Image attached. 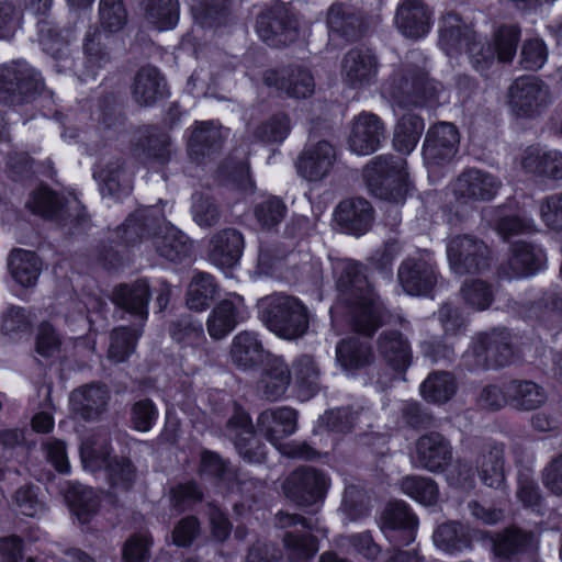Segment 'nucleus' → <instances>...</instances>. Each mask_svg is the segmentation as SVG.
Here are the masks:
<instances>
[{
	"label": "nucleus",
	"mask_w": 562,
	"mask_h": 562,
	"mask_svg": "<svg viewBox=\"0 0 562 562\" xmlns=\"http://www.w3.org/2000/svg\"><path fill=\"white\" fill-rule=\"evenodd\" d=\"M313 22L305 20L293 2L270 1L256 18L258 37L272 48H286L312 35Z\"/></svg>",
	"instance_id": "obj_1"
},
{
	"label": "nucleus",
	"mask_w": 562,
	"mask_h": 562,
	"mask_svg": "<svg viewBox=\"0 0 562 562\" xmlns=\"http://www.w3.org/2000/svg\"><path fill=\"white\" fill-rule=\"evenodd\" d=\"M98 16L101 30L90 29L82 45L86 76L91 78H95L112 63L108 43L112 40V34L126 25L127 11L122 0H100Z\"/></svg>",
	"instance_id": "obj_2"
},
{
	"label": "nucleus",
	"mask_w": 562,
	"mask_h": 562,
	"mask_svg": "<svg viewBox=\"0 0 562 562\" xmlns=\"http://www.w3.org/2000/svg\"><path fill=\"white\" fill-rule=\"evenodd\" d=\"M441 85L428 78L423 67L404 63L382 86V94L400 108H419L439 100Z\"/></svg>",
	"instance_id": "obj_3"
},
{
	"label": "nucleus",
	"mask_w": 562,
	"mask_h": 562,
	"mask_svg": "<svg viewBox=\"0 0 562 562\" xmlns=\"http://www.w3.org/2000/svg\"><path fill=\"white\" fill-rule=\"evenodd\" d=\"M259 318L278 337L285 340L302 338L310 327L305 304L293 295L272 293L258 301Z\"/></svg>",
	"instance_id": "obj_4"
},
{
	"label": "nucleus",
	"mask_w": 562,
	"mask_h": 562,
	"mask_svg": "<svg viewBox=\"0 0 562 562\" xmlns=\"http://www.w3.org/2000/svg\"><path fill=\"white\" fill-rule=\"evenodd\" d=\"M363 177L375 196L396 204L404 202L409 188L405 159L378 156L366 166Z\"/></svg>",
	"instance_id": "obj_5"
},
{
	"label": "nucleus",
	"mask_w": 562,
	"mask_h": 562,
	"mask_svg": "<svg viewBox=\"0 0 562 562\" xmlns=\"http://www.w3.org/2000/svg\"><path fill=\"white\" fill-rule=\"evenodd\" d=\"M25 206L33 214L68 228L71 234L86 227L89 222L85 207L77 199L66 200L46 186L34 190Z\"/></svg>",
	"instance_id": "obj_6"
},
{
	"label": "nucleus",
	"mask_w": 562,
	"mask_h": 562,
	"mask_svg": "<svg viewBox=\"0 0 562 562\" xmlns=\"http://www.w3.org/2000/svg\"><path fill=\"white\" fill-rule=\"evenodd\" d=\"M515 357L512 334L506 329H494L476 335L462 359L470 370L503 368Z\"/></svg>",
	"instance_id": "obj_7"
},
{
	"label": "nucleus",
	"mask_w": 562,
	"mask_h": 562,
	"mask_svg": "<svg viewBox=\"0 0 562 562\" xmlns=\"http://www.w3.org/2000/svg\"><path fill=\"white\" fill-rule=\"evenodd\" d=\"M43 88L41 74L23 59L0 68V103L11 106L30 103Z\"/></svg>",
	"instance_id": "obj_8"
},
{
	"label": "nucleus",
	"mask_w": 562,
	"mask_h": 562,
	"mask_svg": "<svg viewBox=\"0 0 562 562\" xmlns=\"http://www.w3.org/2000/svg\"><path fill=\"white\" fill-rule=\"evenodd\" d=\"M552 102L550 86L537 76L518 77L508 88V106L517 119L536 120Z\"/></svg>",
	"instance_id": "obj_9"
},
{
	"label": "nucleus",
	"mask_w": 562,
	"mask_h": 562,
	"mask_svg": "<svg viewBox=\"0 0 562 562\" xmlns=\"http://www.w3.org/2000/svg\"><path fill=\"white\" fill-rule=\"evenodd\" d=\"M349 323L356 333L367 337H372L384 325L393 324L404 330L411 329V323L387 311L375 292L350 300Z\"/></svg>",
	"instance_id": "obj_10"
},
{
	"label": "nucleus",
	"mask_w": 562,
	"mask_h": 562,
	"mask_svg": "<svg viewBox=\"0 0 562 562\" xmlns=\"http://www.w3.org/2000/svg\"><path fill=\"white\" fill-rule=\"evenodd\" d=\"M440 278L432 251L419 249L407 256L398 266L397 280L403 291L409 295H428Z\"/></svg>",
	"instance_id": "obj_11"
},
{
	"label": "nucleus",
	"mask_w": 562,
	"mask_h": 562,
	"mask_svg": "<svg viewBox=\"0 0 562 562\" xmlns=\"http://www.w3.org/2000/svg\"><path fill=\"white\" fill-rule=\"evenodd\" d=\"M446 251L450 269L459 276L479 273L490 266L487 245L472 234L449 236Z\"/></svg>",
	"instance_id": "obj_12"
},
{
	"label": "nucleus",
	"mask_w": 562,
	"mask_h": 562,
	"mask_svg": "<svg viewBox=\"0 0 562 562\" xmlns=\"http://www.w3.org/2000/svg\"><path fill=\"white\" fill-rule=\"evenodd\" d=\"M501 187L496 176L479 168L464 169L451 183L454 198L464 203L492 201Z\"/></svg>",
	"instance_id": "obj_13"
},
{
	"label": "nucleus",
	"mask_w": 562,
	"mask_h": 562,
	"mask_svg": "<svg viewBox=\"0 0 562 562\" xmlns=\"http://www.w3.org/2000/svg\"><path fill=\"white\" fill-rule=\"evenodd\" d=\"M460 136L451 123L441 122L429 127L423 144V157L427 166L450 164L458 153Z\"/></svg>",
	"instance_id": "obj_14"
},
{
	"label": "nucleus",
	"mask_w": 562,
	"mask_h": 562,
	"mask_svg": "<svg viewBox=\"0 0 562 562\" xmlns=\"http://www.w3.org/2000/svg\"><path fill=\"white\" fill-rule=\"evenodd\" d=\"M418 519L402 501L389 503L381 514L380 527L394 547H405L415 540Z\"/></svg>",
	"instance_id": "obj_15"
},
{
	"label": "nucleus",
	"mask_w": 562,
	"mask_h": 562,
	"mask_svg": "<svg viewBox=\"0 0 562 562\" xmlns=\"http://www.w3.org/2000/svg\"><path fill=\"white\" fill-rule=\"evenodd\" d=\"M379 66V59L370 48L353 47L341 60V79L351 89H363L375 82Z\"/></svg>",
	"instance_id": "obj_16"
},
{
	"label": "nucleus",
	"mask_w": 562,
	"mask_h": 562,
	"mask_svg": "<svg viewBox=\"0 0 562 562\" xmlns=\"http://www.w3.org/2000/svg\"><path fill=\"white\" fill-rule=\"evenodd\" d=\"M263 82L295 99H306L313 95L315 90L312 71L301 65L268 69L263 72Z\"/></svg>",
	"instance_id": "obj_17"
},
{
	"label": "nucleus",
	"mask_w": 562,
	"mask_h": 562,
	"mask_svg": "<svg viewBox=\"0 0 562 562\" xmlns=\"http://www.w3.org/2000/svg\"><path fill=\"white\" fill-rule=\"evenodd\" d=\"M276 524L280 528L295 527L294 531H288L283 538L290 560L305 561L313 557L315 540L310 533L312 531V525L306 518L299 515L279 513L276 516Z\"/></svg>",
	"instance_id": "obj_18"
},
{
	"label": "nucleus",
	"mask_w": 562,
	"mask_h": 562,
	"mask_svg": "<svg viewBox=\"0 0 562 562\" xmlns=\"http://www.w3.org/2000/svg\"><path fill=\"white\" fill-rule=\"evenodd\" d=\"M539 539L538 531L510 526L496 536L493 550L505 562H518L521 555L538 549Z\"/></svg>",
	"instance_id": "obj_19"
},
{
	"label": "nucleus",
	"mask_w": 562,
	"mask_h": 562,
	"mask_svg": "<svg viewBox=\"0 0 562 562\" xmlns=\"http://www.w3.org/2000/svg\"><path fill=\"white\" fill-rule=\"evenodd\" d=\"M244 234L234 227H226L215 232L207 246L209 260L221 269L235 267L244 252Z\"/></svg>",
	"instance_id": "obj_20"
},
{
	"label": "nucleus",
	"mask_w": 562,
	"mask_h": 562,
	"mask_svg": "<svg viewBox=\"0 0 562 562\" xmlns=\"http://www.w3.org/2000/svg\"><path fill=\"white\" fill-rule=\"evenodd\" d=\"M246 318V305L240 295L234 294L217 302L206 319V329L214 340L225 338Z\"/></svg>",
	"instance_id": "obj_21"
},
{
	"label": "nucleus",
	"mask_w": 562,
	"mask_h": 562,
	"mask_svg": "<svg viewBox=\"0 0 562 562\" xmlns=\"http://www.w3.org/2000/svg\"><path fill=\"white\" fill-rule=\"evenodd\" d=\"M385 137V128L380 117L370 112H361L351 124L348 145L358 155H370L379 149Z\"/></svg>",
	"instance_id": "obj_22"
},
{
	"label": "nucleus",
	"mask_w": 562,
	"mask_h": 562,
	"mask_svg": "<svg viewBox=\"0 0 562 562\" xmlns=\"http://www.w3.org/2000/svg\"><path fill=\"white\" fill-rule=\"evenodd\" d=\"M164 221L165 216L158 206L137 210L117 228L115 243L135 245L150 235L154 236V233L161 228Z\"/></svg>",
	"instance_id": "obj_23"
},
{
	"label": "nucleus",
	"mask_w": 562,
	"mask_h": 562,
	"mask_svg": "<svg viewBox=\"0 0 562 562\" xmlns=\"http://www.w3.org/2000/svg\"><path fill=\"white\" fill-rule=\"evenodd\" d=\"M133 154L144 160L165 165L171 159L172 144L169 135L157 126L139 128L132 142Z\"/></svg>",
	"instance_id": "obj_24"
},
{
	"label": "nucleus",
	"mask_w": 562,
	"mask_h": 562,
	"mask_svg": "<svg viewBox=\"0 0 562 562\" xmlns=\"http://www.w3.org/2000/svg\"><path fill=\"white\" fill-rule=\"evenodd\" d=\"M452 461L449 441L439 432H429L416 441L414 464L429 472H441Z\"/></svg>",
	"instance_id": "obj_25"
},
{
	"label": "nucleus",
	"mask_w": 562,
	"mask_h": 562,
	"mask_svg": "<svg viewBox=\"0 0 562 562\" xmlns=\"http://www.w3.org/2000/svg\"><path fill=\"white\" fill-rule=\"evenodd\" d=\"M395 24L406 37H424L432 25V11L423 0H401L396 8Z\"/></svg>",
	"instance_id": "obj_26"
},
{
	"label": "nucleus",
	"mask_w": 562,
	"mask_h": 562,
	"mask_svg": "<svg viewBox=\"0 0 562 562\" xmlns=\"http://www.w3.org/2000/svg\"><path fill=\"white\" fill-rule=\"evenodd\" d=\"M297 413L291 407L269 408L257 418L256 430L278 449L281 441L295 432Z\"/></svg>",
	"instance_id": "obj_27"
},
{
	"label": "nucleus",
	"mask_w": 562,
	"mask_h": 562,
	"mask_svg": "<svg viewBox=\"0 0 562 562\" xmlns=\"http://www.w3.org/2000/svg\"><path fill=\"white\" fill-rule=\"evenodd\" d=\"M151 296L149 284L140 279L124 283L113 291V303L136 318V327L143 328L148 317V303Z\"/></svg>",
	"instance_id": "obj_28"
},
{
	"label": "nucleus",
	"mask_w": 562,
	"mask_h": 562,
	"mask_svg": "<svg viewBox=\"0 0 562 562\" xmlns=\"http://www.w3.org/2000/svg\"><path fill=\"white\" fill-rule=\"evenodd\" d=\"M376 349L384 362L395 372L404 373L413 362L412 345L397 329H384L376 339Z\"/></svg>",
	"instance_id": "obj_29"
},
{
	"label": "nucleus",
	"mask_w": 562,
	"mask_h": 562,
	"mask_svg": "<svg viewBox=\"0 0 562 562\" xmlns=\"http://www.w3.org/2000/svg\"><path fill=\"white\" fill-rule=\"evenodd\" d=\"M546 260V254L540 247L518 241L512 247L507 263L501 266L499 274L508 279L529 277L540 271Z\"/></svg>",
	"instance_id": "obj_30"
},
{
	"label": "nucleus",
	"mask_w": 562,
	"mask_h": 562,
	"mask_svg": "<svg viewBox=\"0 0 562 562\" xmlns=\"http://www.w3.org/2000/svg\"><path fill=\"white\" fill-rule=\"evenodd\" d=\"M201 472L227 485L235 482L243 493L261 490L263 485L260 480L250 477L246 473L234 469L227 460L212 451L202 452Z\"/></svg>",
	"instance_id": "obj_31"
},
{
	"label": "nucleus",
	"mask_w": 562,
	"mask_h": 562,
	"mask_svg": "<svg viewBox=\"0 0 562 562\" xmlns=\"http://www.w3.org/2000/svg\"><path fill=\"white\" fill-rule=\"evenodd\" d=\"M109 389L100 383H89L75 389L69 396L71 412L85 420L98 419L108 407Z\"/></svg>",
	"instance_id": "obj_32"
},
{
	"label": "nucleus",
	"mask_w": 562,
	"mask_h": 562,
	"mask_svg": "<svg viewBox=\"0 0 562 562\" xmlns=\"http://www.w3.org/2000/svg\"><path fill=\"white\" fill-rule=\"evenodd\" d=\"M334 220L347 233L361 236L372 226L373 207L363 198H349L336 206Z\"/></svg>",
	"instance_id": "obj_33"
},
{
	"label": "nucleus",
	"mask_w": 562,
	"mask_h": 562,
	"mask_svg": "<svg viewBox=\"0 0 562 562\" xmlns=\"http://www.w3.org/2000/svg\"><path fill=\"white\" fill-rule=\"evenodd\" d=\"M255 431L248 413L235 403L233 413L226 422L225 435L234 442L238 453L248 461L256 459Z\"/></svg>",
	"instance_id": "obj_34"
},
{
	"label": "nucleus",
	"mask_w": 562,
	"mask_h": 562,
	"mask_svg": "<svg viewBox=\"0 0 562 562\" xmlns=\"http://www.w3.org/2000/svg\"><path fill=\"white\" fill-rule=\"evenodd\" d=\"M291 382V370L281 357L267 355L258 381V390L268 401H277L286 392Z\"/></svg>",
	"instance_id": "obj_35"
},
{
	"label": "nucleus",
	"mask_w": 562,
	"mask_h": 562,
	"mask_svg": "<svg viewBox=\"0 0 562 562\" xmlns=\"http://www.w3.org/2000/svg\"><path fill=\"white\" fill-rule=\"evenodd\" d=\"M283 495L300 507L316 503V469L299 467L282 483Z\"/></svg>",
	"instance_id": "obj_36"
},
{
	"label": "nucleus",
	"mask_w": 562,
	"mask_h": 562,
	"mask_svg": "<svg viewBox=\"0 0 562 562\" xmlns=\"http://www.w3.org/2000/svg\"><path fill=\"white\" fill-rule=\"evenodd\" d=\"M521 168L531 175L549 180H562V153L530 146L521 156Z\"/></svg>",
	"instance_id": "obj_37"
},
{
	"label": "nucleus",
	"mask_w": 562,
	"mask_h": 562,
	"mask_svg": "<svg viewBox=\"0 0 562 562\" xmlns=\"http://www.w3.org/2000/svg\"><path fill=\"white\" fill-rule=\"evenodd\" d=\"M476 33L470 24L454 12H448L441 18V27L439 30V45L451 56L458 54L462 48H467Z\"/></svg>",
	"instance_id": "obj_38"
},
{
	"label": "nucleus",
	"mask_w": 562,
	"mask_h": 562,
	"mask_svg": "<svg viewBox=\"0 0 562 562\" xmlns=\"http://www.w3.org/2000/svg\"><path fill=\"white\" fill-rule=\"evenodd\" d=\"M167 93V85L160 71L153 66L140 68L134 77L132 95L140 106L154 105Z\"/></svg>",
	"instance_id": "obj_39"
},
{
	"label": "nucleus",
	"mask_w": 562,
	"mask_h": 562,
	"mask_svg": "<svg viewBox=\"0 0 562 562\" xmlns=\"http://www.w3.org/2000/svg\"><path fill=\"white\" fill-rule=\"evenodd\" d=\"M504 452V443L487 442L475 460L479 476L488 487L499 488L505 482Z\"/></svg>",
	"instance_id": "obj_40"
},
{
	"label": "nucleus",
	"mask_w": 562,
	"mask_h": 562,
	"mask_svg": "<svg viewBox=\"0 0 562 562\" xmlns=\"http://www.w3.org/2000/svg\"><path fill=\"white\" fill-rule=\"evenodd\" d=\"M525 317L547 328L562 325V291L542 292L540 297L526 306Z\"/></svg>",
	"instance_id": "obj_41"
},
{
	"label": "nucleus",
	"mask_w": 562,
	"mask_h": 562,
	"mask_svg": "<svg viewBox=\"0 0 562 562\" xmlns=\"http://www.w3.org/2000/svg\"><path fill=\"white\" fill-rule=\"evenodd\" d=\"M153 246L169 261H181L190 256L192 243L188 236L172 225L161 226L153 236Z\"/></svg>",
	"instance_id": "obj_42"
},
{
	"label": "nucleus",
	"mask_w": 562,
	"mask_h": 562,
	"mask_svg": "<svg viewBox=\"0 0 562 562\" xmlns=\"http://www.w3.org/2000/svg\"><path fill=\"white\" fill-rule=\"evenodd\" d=\"M229 353L234 364L243 370L252 369L266 360L258 335L249 330H243L233 338Z\"/></svg>",
	"instance_id": "obj_43"
},
{
	"label": "nucleus",
	"mask_w": 562,
	"mask_h": 562,
	"mask_svg": "<svg viewBox=\"0 0 562 562\" xmlns=\"http://www.w3.org/2000/svg\"><path fill=\"white\" fill-rule=\"evenodd\" d=\"M327 25L333 34L355 41L359 38L363 30L361 13L351 5L333 4L327 14Z\"/></svg>",
	"instance_id": "obj_44"
},
{
	"label": "nucleus",
	"mask_w": 562,
	"mask_h": 562,
	"mask_svg": "<svg viewBox=\"0 0 562 562\" xmlns=\"http://www.w3.org/2000/svg\"><path fill=\"white\" fill-rule=\"evenodd\" d=\"M94 178L103 195L116 196L131 188L125 161L121 157H113L105 161L99 170L94 171Z\"/></svg>",
	"instance_id": "obj_45"
},
{
	"label": "nucleus",
	"mask_w": 562,
	"mask_h": 562,
	"mask_svg": "<svg viewBox=\"0 0 562 562\" xmlns=\"http://www.w3.org/2000/svg\"><path fill=\"white\" fill-rule=\"evenodd\" d=\"M336 356L338 362L346 370H359L371 366L375 360L371 344L358 337L340 340L336 348Z\"/></svg>",
	"instance_id": "obj_46"
},
{
	"label": "nucleus",
	"mask_w": 562,
	"mask_h": 562,
	"mask_svg": "<svg viewBox=\"0 0 562 562\" xmlns=\"http://www.w3.org/2000/svg\"><path fill=\"white\" fill-rule=\"evenodd\" d=\"M36 27L43 50L55 60L64 63V67L70 64L68 40L56 23L49 16L38 18Z\"/></svg>",
	"instance_id": "obj_47"
},
{
	"label": "nucleus",
	"mask_w": 562,
	"mask_h": 562,
	"mask_svg": "<svg viewBox=\"0 0 562 562\" xmlns=\"http://www.w3.org/2000/svg\"><path fill=\"white\" fill-rule=\"evenodd\" d=\"M223 130L213 122H201L193 128L188 147L194 159H200L220 150L224 142Z\"/></svg>",
	"instance_id": "obj_48"
},
{
	"label": "nucleus",
	"mask_w": 562,
	"mask_h": 562,
	"mask_svg": "<svg viewBox=\"0 0 562 562\" xmlns=\"http://www.w3.org/2000/svg\"><path fill=\"white\" fill-rule=\"evenodd\" d=\"M8 267L14 280L23 286L34 285L41 273L38 257L25 249H13L8 258Z\"/></svg>",
	"instance_id": "obj_49"
},
{
	"label": "nucleus",
	"mask_w": 562,
	"mask_h": 562,
	"mask_svg": "<svg viewBox=\"0 0 562 562\" xmlns=\"http://www.w3.org/2000/svg\"><path fill=\"white\" fill-rule=\"evenodd\" d=\"M507 394L510 406L518 411L537 409L547 401L544 390L532 381L509 382Z\"/></svg>",
	"instance_id": "obj_50"
},
{
	"label": "nucleus",
	"mask_w": 562,
	"mask_h": 562,
	"mask_svg": "<svg viewBox=\"0 0 562 562\" xmlns=\"http://www.w3.org/2000/svg\"><path fill=\"white\" fill-rule=\"evenodd\" d=\"M425 130L424 120L414 113H406L397 121L394 135V148L404 154H411L419 142V138Z\"/></svg>",
	"instance_id": "obj_51"
},
{
	"label": "nucleus",
	"mask_w": 562,
	"mask_h": 562,
	"mask_svg": "<svg viewBox=\"0 0 562 562\" xmlns=\"http://www.w3.org/2000/svg\"><path fill=\"white\" fill-rule=\"evenodd\" d=\"M71 512L81 524H87L98 513L100 499L94 491L79 483H69L65 493Z\"/></svg>",
	"instance_id": "obj_52"
},
{
	"label": "nucleus",
	"mask_w": 562,
	"mask_h": 562,
	"mask_svg": "<svg viewBox=\"0 0 562 562\" xmlns=\"http://www.w3.org/2000/svg\"><path fill=\"white\" fill-rule=\"evenodd\" d=\"M338 285L349 295V300L375 292L366 274V267L353 260L342 261Z\"/></svg>",
	"instance_id": "obj_53"
},
{
	"label": "nucleus",
	"mask_w": 562,
	"mask_h": 562,
	"mask_svg": "<svg viewBox=\"0 0 562 562\" xmlns=\"http://www.w3.org/2000/svg\"><path fill=\"white\" fill-rule=\"evenodd\" d=\"M369 420V409L362 405L330 409L323 417V423L329 430L342 434L351 431L360 423H366L367 426H370Z\"/></svg>",
	"instance_id": "obj_54"
},
{
	"label": "nucleus",
	"mask_w": 562,
	"mask_h": 562,
	"mask_svg": "<svg viewBox=\"0 0 562 562\" xmlns=\"http://www.w3.org/2000/svg\"><path fill=\"white\" fill-rule=\"evenodd\" d=\"M217 285L214 278L206 272H198L193 276L186 295V304L189 310L201 312L209 307L214 299Z\"/></svg>",
	"instance_id": "obj_55"
},
{
	"label": "nucleus",
	"mask_w": 562,
	"mask_h": 562,
	"mask_svg": "<svg viewBox=\"0 0 562 562\" xmlns=\"http://www.w3.org/2000/svg\"><path fill=\"white\" fill-rule=\"evenodd\" d=\"M100 465L106 470L111 487L119 491H128L136 481V469L131 460L123 457H102Z\"/></svg>",
	"instance_id": "obj_56"
},
{
	"label": "nucleus",
	"mask_w": 562,
	"mask_h": 562,
	"mask_svg": "<svg viewBox=\"0 0 562 562\" xmlns=\"http://www.w3.org/2000/svg\"><path fill=\"white\" fill-rule=\"evenodd\" d=\"M142 335L139 327H119L110 335L108 358L114 363L124 362L134 352L137 339Z\"/></svg>",
	"instance_id": "obj_57"
},
{
	"label": "nucleus",
	"mask_w": 562,
	"mask_h": 562,
	"mask_svg": "<svg viewBox=\"0 0 562 562\" xmlns=\"http://www.w3.org/2000/svg\"><path fill=\"white\" fill-rule=\"evenodd\" d=\"M146 18L158 30H170L179 21L178 0H144Z\"/></svg>",
	"instance_id": "obj_58"
},
{
	"label": "nucleus",
	"mask_w": 562,
	"mask_h": 562,
	"mask_svg": "<svg viewBox=\"0 0 562 562\" xmlns=\"http://www.w3.org/2000/svg\"><path fill=\"white\" fill-rule=\"evenodd\" d=\"M400 486L404 494L425 506H431L438 502V485L430 477L407 475L401 480Z\"/></svg>",
	"instance_id": "obj_59"
},
{
	"label": "nucleus",
	"mask_w": 562,
	"mask_h": 562,
	"mask_svg": "<svg viewBox=\"0 0 562 562\" xmlns=\"http://www.w3.org/2000/svg\"><path fill=\"white\" fill-rule=\"evenodd\" d=\"M456 381L449 372H435L423 382L420 392L423 397L431 403H446L456 392Z\"/></svg>",
	"instance_id": "obj_60"
},
{
	"label": "nucleus",
	"mask_w": 562,
	"mask_h": 562,
	"mask_svg": "<svg viewBox=\"0 0 562 562\" xmlns=\"http://www.w3.org/2000/svg\"><path fill=\"white\" fill-rule=\"evenodd\" d=\"M432 539L436 547L447 553L459 552L470 546V538L462 525L457 521L440 525Z\"/></svg>",
	"instance_id": "obj_61"
},
{
	"label": "nucleus",
	"mask_w": 562,
	"mask_h": 562,
	"mask_svg": "<svg viewBox=\"0 0 562 562\" xmlns=\"http://www.w3.org/2000/svg\"><path fill=\"white\" fill-rule=\"evenodd\" d=\"M299 394L302 400H308L316 392V364L312 355H301L292 363Z\"/></svg>",
	"instance_id": "obj_62"
},
{
	"label": "nucleus",
	"mask_w": 562,
	"mask_h": 562,
	"mask_svg": "<svg viewBox=\"0 0 562 562\" xmlns=\"http://www.w3.org/2000/svg\"><path fill=\"white\" fill-rule=\"evenodd\" d=\"M520 35L521 30L517 24H503L495 31L492 45L496 50L497 61L508 63L513 60Z\"/></svg>",
	"instance_id": "obj_63"
},
{
	"label": "nucleus",
	"mask_w": 562,
	"mask_h": 562,
	"mask_svg": "<svg viewBox=\"0 0 562 562\" xmlns=\"http://www.w3.org/2000/svg\"><path fill=\"white\" fill-rule=\"evenodd\" d=\"M286 205L278 196H268L254 207V216L258 224L266 229L278 226L285 216Z\"/></svg>",
	"instance_id": "obj_64"
}]
</instances>
